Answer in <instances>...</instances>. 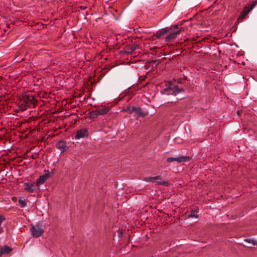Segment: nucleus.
<instances>
[{"instance_id": "obj_1", "label": "nucleus", "mask_w": 257, "mask_h": 257, "mask_svg": "<svg viewBox=\"0 0 257 257\" xmlns=\"http://www.w3.org/2000/svg\"><path fill=\"white\" fill-rule=\"evenodd\" d=\"M36 103V100L33 96L28 94H24L21 96L19 100L20 109L22 111L25 110L32 105H35Z\"/></svg>"}, {"instance_id": "obj_2", "label": "nucleus", "mask_w": 257, "mask_h": 257, "mask_svg": "<svg viewBox=\"0 0 257 257\" xmlns=\"http://www.w3.org/2000/svg\"><path fill=\"white\" fill-rule=\"evenodd\" d=\"M146 182L155 183L159 185L168 186L169 184L167 181L163 179L160 176L146 178Z\"/></svg>"}, {"instance_id": "obj_3", "label": "nucleus", "mask_w": 257, "mask_h": 257, "mask_svg": "<svg viewBox=\"0 0 257 257\" xmlns=\"http://www.w3.org/2000/svg\"><path fill=\"white\" fill-rule=\"evenodd\" d=\"M109 108L108 107H101L96 109L95 110H92L90 112L91 117L94 118L99 115H103L106 114L109 111Z\"/></svg>"}, {"instance_id": "obj_4", "label": "nucleus", "mask_w": 257, "mask_h": 257, "mask_svg": "<svg viewBox=\"0 0 257 257\" xmlns=\"http://www.w3.org/2000/svg\"><path fill=\"white\" fill-rule=\"evenodd\" d=\"M165 91H172L169 93H167V94H174L176 95L178 93H180L181 92L183 91L182 88H179L178 86L175 85L173 84L169 83L168 85L167 86V88L164 89Z\"/></svg>"}, {"instance_id": "obj_5", "label": "nucleus", "mask_w": 257, "mask_h": 257, "mask_svg": "<svg viewBox=\"0 0 257 257\" xmlns=\"http://www.w3.org/2000/svg\"><path fill=\"white\" fill-rule=\"evenodd\" d=\"M30 230L32 236L35 237L41 236L44 232V229L39 225H32L30 228Z\"/></svg>"}, {"instance_id": "obj_6", "label": "nucleus", "mask_w": 257, "mask_h": 257, "mask_svg": "<svg viewBox=\"0 0 257 257\" xmlns=\"http://www.w3.org/2000/svg\"><path fill=\"white\" fill-rule=\"evenodd\" d=\"M191 160V158L188 156H181L178 157H169L167 159V162L172 163L176 161L178 163L188 162Z\"/></svg>"}, {"instance_id": "obj_7", "label": "nucleus", "mask_w": 257, "mask_h": 257, "mask_svg": "<svg viewBox=\"0 0 257 257\" xmlns=\"http://www.w3.org/2000/svg\"><path fill=\"white\" fill-rule=\"evenodd\" d=\"M49 177L50 173L49 172H46L44 174L40 176L36 182V185L39 186L40 185L44 184Z\"/></svg>"}, {"instance_id": "obj_8", "label": "nucleus", "mask_w": 257, "mask_h": 257, "mask_svg": "<svg viewBox=\"0 0 257 257\" xmlns=\"http://www.w3.org/2000/svg\"><path fill=\"white\" fill-rule=\"evenodd\" d=\"M180 32H181V30H176V31L171 30V34H169V35H168L166 37V41L167 42H170V41L174 40L176 38V36L178 34H179L180 33Z\"/></svg>"}, {"instance_id": "obj_9", "label": "nucleus", "mask_w": 257, "mask_h": 257, "mask_svg": "<svg viewBox=\"0 0 257 257\" xmlns=\"http://www.w3.org/2000/svg\"><path fill=\"white\" fill-rule=\"evenodd\" d=\"M87 136V131L86 129L83 128L77 131L75 138L76 139L79 140L82 138H84Z\"/></svg>"}, {"instance_id": "obj_10", "label": "nucleus", "mask_w": 257, "mask_h": 257, "mask_svg": "<svg viewBox=\"0 0 257 257\" xmlns=\"http://www.w3.org/2000/svg\"><path fill=\"white\" fill-rule=\"evenodd\" d=\"M124 110L131 113L136 112V114H138V115L143 116V113L141 112V109L140 107H127Z\"/></svg>"}, {"instance_id": "obj_11", "label": "nucleus", "mask_w": 257, "mask_h": 257, "mask_svg": "<svg viewBox=\"0 0 257 257\" xmlns=\"http://www.w3.org/2000/svg\"><path fill=\"white\" fill-rule=\"evenodd\" d=\"M25 190L30 192H33L36 189V187L33 183L27 182L24 184Z\"/></svg>"}, {"instance_id": "obj_12", "label": "nucleus", "mask_w": 257, "mask_h": 257, "mask_svg": "<svg viewBox=\"0 0 257 257\" xmlns=\"http://www.w3.org/2000/svg\"><path fill=\"white\" fill-rule=\"evenodd\" d=\"M57 148L62 152H64L68 149V147L65 142L61 141L59 142L56 145Z\"/></svg>"}, {"instance_id": "obj_13", "label": "nucleus", "mask_w": 257, "mask_h": 257, "mask_svg": "<svg viewBox=\"0 0 257 257\" xmlns=\"http://www.w3.org/2000/svg\"><path fill=\"white\" fill-rule=\"evenodd\" d=\"M12 249L9 247L8 246H4L3 247H1L0 249V255L8 254L12 251Z\"/></svg>"}, {"instance_id": "obj_14", "label": "nucleus", "mask_w": 257, "mask_h": 257, "mask_svg": "<svg viewBox=\"0 0 257 257\" xmlns=\"http://www.w3.org/2000/svg\"><path fill=\"white\" fill-rule=\"evenodd\" d=\"M250 9H248L247 7H245L242 12L240 18L243 19L245 17V16L250 12Z\"/></svg>"}, {"instance_id": "obj_15", "label": "nucleus", "mask_w": 257, "mask_h": 257, "mask_svg": "<svg viewBox=\"0 0 257 257\" xmlns=\"http://www.w3.org/2000/svg\"><path fill=\"white\" fill-rule=\"evenodd\" d=\"M198 213L197 210L193 209L191 211L190 214L188 215L189 217H198L197 213Z\"/></svg>"}, {"instance_id": "obj_16", "label": "nucleus", "mask_w": 257, "mask_h": 257, "mask_svg": "<svg viewBox=\"0 0 257 257\" xmlns=\"http://www.w3.org/2000/svg\"><path fill=\"white\" fill-rule=\"evenodd\" d=\"M168 32V31L164 30L162 31H160L156 35V37L157 38H160L161 37H162L163 35L166 34Z\"/></svg>"}, {"instance_id": "obj_17", "label": "nucleus", "mask_w": 257, "mask_h": 257, "mask_svg": "<svg viewBox=\"0 0 257 257\" xmlns=\"http://www.w3.org/2000/svg\"><path fill=\"white\" fill-rule=\"evenodd\" d=\"M5 220V217L3 215H0V234L4 231L3 228L2 227V223Z\"/></svg>"}, {"instance_id": "obj_18", "label": "nucleus", "mask_w": 257, "mask_h": 257, "mask_svg": "<svg viewBox=\"0 0 257 257\" xmlns=\"http://www.w3.org/2000/svg\"><path fill=\"white\" fill-rule=\"evenodd\" d=\"M19 205L21 208H24L26 207V204L25 203V200H22V199H19Z\"/></svg>"}, {"instance_id": "obj_19", "label": "nucleus", "mask_w": 257, "mask_h": 257, "mask_svg": "<svg viewBox=\"0 0 257 257\" xmlns=\"http://www.w3.org/2000/svg\"><path fill=\"white\" fill-rule=\"evenodd\" d=\"M244 241L248 243H251L254 245H257V241L253 239H245Z\"/></svg>"}, {"instance_id": "obj_20", "label": "nucleus", "mask_w": 257, "mask_h": 257, "mask_svg": "<svg viewBox=\"0 0 257 257\" xmlns=\"http://www.w3.org/2000/svg\"><path fill=\"white\" fill-rule=\"evenodd\" d=\"M256 5L257 1L253 2V3L250 6V7L249 8V9H250V11H251Z\"/></svg>"}, {"instance_id": "obj_21", "label": "nucleus", "mask_w": 257, "mask_h": 257, "mask_svg": "<svg viewBox=\"0 0 257 257\" xmlns=\"http://www.w3.org/2000/svg\"><path fill=\"white\" fill-rule=\"evenodd\" d=\"M149 65H150V63L149 62H146V65H145L146 70L148 69V66Z\"/></svg>"}, {"instance_id": "obj_22", "label": "nucleus", "mask_w": 257, "mask_h": 257, "mask_svg": "<svg viewBox=\"0 0 257 257\" xmlns=\"http://www.w3.org/2000/svg\"><path fill=\"white\" fill-rule=\"evenodd\" d=\"M178 25H175V26H174V28H173V29L172 30H174V31H175V30L176 29H178Z\"/></svg>"}, {"instance_id": "obj_23", "label": "nucleus", "mask_w": 257, "mask_h": 257, "mask_svg": "<svg viewBox=\"0 0 257 257\" xmlns=\"http://www.w3.org/2000/svg\"><path fill=\"white\" fill-rule=\"evenodd\" d=\"M237 113V115H239L240 114V113H241V111H238Z\"/></svg>"}, {"instance_id": "obj_24", "label": "nucleus", "mask_w": 257, "mask_h": 257, "mask_svg": "<svg viewBox=\"0 0 257 257\" xmlns=\"http://www.w3.org/2000/svg\"><path fill=\"white\" fill-rule=\"evenodd\" d=\"M151 38H152V36H150V37H148V38H147V37L146 36V40L147 39H151Z\"/></svg>"}, {"instance_id": "obj_25", "label": "nucleus", "mask_w": 257, "mask_h": 257, "mask_svg": "<svg viewBox=\"0 0 257 257\" xmlns=\"http://www.w3.org/2000/svg\"><path fill=\"white\" fill-rule=\"evenodd\" d=\"M150 33V32H148V31H147L146 30L145 33L146 34V33Z\"/></svg>"}, {"instance_id": "obj_26", "label": "nucleus", "mask_w": 257, "mask_h": 257, "mask_svg": "<svg viewBox=\"0 0 257 257\" xmlns=\"http://www.w3.org/2000/svg\"><path fill=\"white\" fill-rule=\"evenodd\" d=\"M145 77H146V78L147 77V75H146Z\"/></svg>"}]
</instances>
